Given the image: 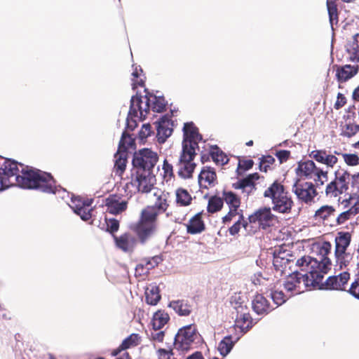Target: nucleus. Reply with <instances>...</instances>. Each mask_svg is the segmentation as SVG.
Returning a JSON list of instances; mask_svg holds the SVG:
<instances>
[{"mask_svg": "<svg viewBox=\"0 0 359 359\" xmlns=\"http://www.w3.org/2000/svg\"><path fill=\"white\" fill-rule=\"evenodd\" d=\"M238 339L239 337H237L233 341L231 335L226 336L218 344L217 349L219 353L222 356L227 355Z\"/></svg>", "mask_w": 359, "mask_h": 359, "instance_id": "2f4dec72", "label": "nucleus"}, {"mask_svg": "<svg viewBox=\"0 0 359 359\" xmlns=\"http://www.w3.org/2000/svg\"><path fill=\"white\" fill-rule=\"evenodd\" d=\"M134 116H129L128 115L126 119V129L133 130L137 126V121L133 119Z\"/></svg>", "mask_w": 359, "mask_h": 359, "instance_id": "0e129e2a", "label": "nucleus"}, {"mask_svg": "<svg viewBox=\"0 0 359 359\" xmlns=\"http://www.w3.org/2000/svg\"><path fill=\"white\" fill-rule=\"evenodd\" d=\"M192 198L184 189L180 188L176 191V202L182 206H187L191 203Z\"/></svg>", "mask_w": 359, "mask_h": 359, "instance_id": "c9c22d12", "label": "nucleus"}, {"mask_svg": "<svg viewBox=\"0 0 359 359\" xmlns=\"http://www.w3.org/2000/svg\"><path fill=\"white\" fill-rule=\"evenodd\" d=\"M210 155L217 164L225 165L229 162L227 156L216 145L212 147Z\"/></svg>", "mask_w": 359, "mask_h": 359, "instance_id": "f704fd0d", "label": "nucleus"}, {"mask_svg": "<svg viewBox=\"0 0 359 359\" xmlns=\"http://www.w3.org/2000/svg\"><path fill=\"white\" fill-rule=\"evenodd\" d=\"M156 353L158 359H170L173 355L172 350H166L165 348H158Z\"/></svg>", "mask_w": 359, "mask_h": 359, "instance_id": "13d9d810", "label": "nucleus"}, {"mask_svg": "<svg viewBox=\"0 0 359 359\" xmlns=\"http://www.w3.org/2000/svg\"><path fill=\"white\" fill-rule=\"evenodd\" d=\"M151 134V126L149 123L143 124L139 132V138L143 142Z\"/></svg>", "mask_w": 359, "mask_h": 359, "instance_id": "3c124183", "label": "nucleus"}, {"mask_svg": "<svg viewBox=\"0 0 359 359\" xmlns=\"http://www.w3.org/2000/svg\"><path fill=\"white\" fill-rule=\"evenodd\" d=\"M252 307L257 315H266L273 309L266 297L260 294L255 296L252 301Z\"/></svg>", "mask_w": 359, "mask_h": 359, "instance_id": "6ab92c4d", "label": "nucleus"}, {"mask_svg": "<svg viewBox=\"0 0 359 359\" xmlns=\"http://www.w3.org/2000/svg\"><path fill=\"white\" fill-rule=\"evenodd\" d=\"M158 161V155L149 149H142L135 152L132 161L133 170L153 171Z\"/></svg>", "mask_w": 359, "mask_h": 359, "instance_id": "1a4fd4ad", "label": "nucleus"}, {"mask_svg": "<svg viewBox=\"0 0 359 359\" xmlns=\"http://www.w3.org/2000/svg\"><path fill=\"white\" fill-rule=\"evenodd\" d=\"M126 154L124 152L118 151L115 155V168L116 169V174L121 175L124 172L126 166Z\"/></svg>", "mask_w": 359, "mask_h": 359, "instance_id": "4c0bfd02", "label": "nucleus"}, {"mask_svg": "<svg viewBox=\"0 0 359 359\" xmlns=\"http://www.w3.org/2000/svg\"><path fill=\"white\" fill-rule=\"evenodd\" d=\"M148 336L150 339L157 342H162L164 339L165 332L161 330H153Z\"/></svg>", "mask_w": 359, "mask_h": 359, "instance_id": "864d4df0", "label": "nucleus"}, {"mask_svg": "<svg viewBox=\"0 0 359 359\" xmlns=\"http://www.w3.org/2000/svg\"><path fill=\"white\" fill-rule=\"evenodd\" d=\"M135 174V178L133 184L137 187L139 191L148 193L151 191L155 182V175L153 171L133 170V175Z\"/></svg>", "mask_w": 359, "mask_h": 359, "instance_id": "9b49d317", "label": "nucleus"}, {"mask_svg": "<svg viewBox=\"0 0 359 359\" xmlns=\"http://www.w3.org/2000/svg\"><path fill=\"white\" fill-rule=\"evenodd\" d=\"M92 203L93 199L82 200L81 198L72 197L69 207L80 216L82 220L88 221L92 217L93 209L90 208Z\"/></svg>", "mask_w": 359, "mask_h": 359, "instance_id": "2eb2a0df", "label": "nucleus"}, {"mask_svg": "<svg viewBox=\"0 0 359 359\" xmlns=\"http://www.w3.org/2000/svg\"><path fill=\"white\" fill-rule=\"evenodd\" d=\"M168 206L165 195H161L156 200L153 207L159 212H165Z\"/></svg>", "mask_w": 359, "mask_h": 359, "instance_id": "09e8293b", "label": "nucleus"}, {"mask_svg": "<svg viewBox=\"0 0 359 359\" xmlns=\"http://www.w3.org/2000/svg\"><path fill=\"white\" fill-rule=\"evenodd\" d=\"M117 247L124 252H130L133 250L135 240L128 233H125L120 237H114Z\"/></svg>", "mask_w": 359, "mask_h": 359, "instance_id": "c85d7f7f", "label": "nucleus"}, {"mask_svg": "<svg viewBox=\"0 0 359 359\" xmlns=\"http://www.w3.org/2000/svg\"><path fill=\"white\" fill-rule=\"evenodd\" d=\"M253 161L252 160H245L242 162H239L238 163V168H242L244 170H248L250 169L253 165Z\"/></svg>", "mask_w": 359, "mask_h": 359, "instance_id": "774afa93", "label": "nucleus"}, {"mask_svg": "<svg viewBox=\"0 0 359 359\" xmlns=\"http://www.w3.org/2000/svg\"><path fill=\"white\" fill-rule=\"evenodd\" d=\"M243 218V215H241L239 216V219L237 222H236L233 225H232L229 229V233L231 235V236H234L236 234H237L241 228V226H243V224L245 223H241V219Z\"/></svg>", "mask_w": 359, "mask_h": 359, "instance_id": "6e6d98bb", "label": "nucleus"}, {"mask_svg": "<svg viewBox=\"0 0 359 359\" xmlns=\"http://www.w3.org/2000/svg\"><path fill=\"white\" fill-rule=\"evenodd\" d=\"M349 278V273L345 271L338 276H330L325 282H323V278L322 284L319 286L313 287V288L344 290L345 285L347 284Z\"/></svg>", "mask_w": 359, "mask_h": 359, "instance_id": "4468645a", "label": "nucleus"}, {"mask_svg": "<svg viewBox=\"0 0 359 359\" xmlns=\"http://www.w3.org/2000/svg\"><path fill=\"white\" fill-rule=\"evenodd\" d=\"M346 102V99L344 95L340 93L337 95V99L334 104V108L339 109L341 108Z\"/></svg>", "mask_w": 359, "mask_h": 359, "instance_id": "e2e57ef3", "label": "nucleus"}, {"mask_svg": "<svg viewBox=\"0 0 359 359\" xmlns=\"http://www.w3.org/2000/svg\"><path fill=\"white\" fill-rule=\"evenodd\" d=\"M146 302L150 305H156L161 299L158 287L150 285L145 291Z\"/></svg>", "mask_w": 359, "mask_h": 359, "instance_id": "473e14b6", "label": "nucleus"}, {"mask_svg": "<svg viewBox=\"0 0 359 359\" xmlns=\"http://www.w3.org/2000/svg\"><path fill=\"white\" fill-rule=\"evenodd\" d=\"M234 309L236 311L234 326L239 328L242 334H245L252 327V320L248 307L242 303H236Z\"/></svg>", "mask_w": 359, "mask_h": 359, "instance_id": "ddd939ff", "label": "nucleus"}, {"mask_svg": "<svg viewBox=\"0 0 359 359\" xmlns=\"http://www.w3.org/2000/svg\"><path fill=\"white\" fill-rule=\"evenodd\" d=\"M292 191L299 201L305 203L313 201L317 195L315 186L311 182L299 183L296 182L292 186Z\"/></svg>", "mask_w": 359, "mask_h": 359, "instance_id": "f8f14e48", "label": "nucleus"}, {"mask_svg": "<svg viewBox=\"0 0 359 359\" xmlns=\"http://www.w3.org/2000/svg\"><path fill=\"white\" fill-rule=\"evenodd\" d=\"M201 341V336L194 325H189L180 328L175 334L174 346L182 352L189 350L193 344L197 345Z\"/></svg>", "mask_w": 359, "mask_h": 359, "instance_id": "0eeeda50", "label": "nucleus"}, {"mask_svg": "<svg viewBox=\"0 0 359 359\" xmlns=\"http://www.w3.org/2000/svg\"><path fill=\"white\" fill-rule=\"evenodd\" d=\"M168 306L181 316H187L191 312V306L187 300H174L170 302Z\"/></svg>", "mask_w": 359, "mask_h": 359, "instance_id": "b1692460", "label": "nucleus"}, {"mask_svg": "<svg viewBox=\"0 0 359 359\" xmlns=\"http://www.w3.org/2000/svg\"><path fill=\"white\" fill-rule=\"evenodd\" d=\"M309 156L317 162L323 163L327 167H333L338 161L334 155L328 154L325 150H314Z\"/></svg>", "mask_w": 359, "mask_h": 359, "instance_id": "412c9836", "label": "nucleus"}, {"mask_svg": "<svg viewBox=\"0 0 359 359\" xmlns=\"http://www.w3.org/2000/svg\"><path fill=\"white\" fill-rule=\"evenodd\" d=\"M202 139V135L193 122L184 123L182 149L177 164L178 175L181 177L186 179L191 177L196 167L193 161L196 155V149H199L198 143Z\"/></svg>", "mask_w": 359, "mask_h": 359, "instance_id": "7ed1b4c3", "label": "nucleus"}, {"mask_svg": "<svg viewBox=\"0 0 359 359\" xmlns=\"http://www.w3.org/2000/svg\"><path fill=\"white\" fill-rule=\"evenodd\" d=\"M296 172L299 177L313 180L317 187L323 186L328 180L327 171L317 168L311 160L299 162Z\"/></svg>", "mask_w": 359, "mask_h": 359, "instance_id": "6e6552de", "label": "nucleus"}, {"mask_svg": "<svg viewBox=\"0 0 359 359\" xmlns=\"http://www.w3.org/2000/svg\"><path fill=\"white\" fill-rule=\"evenodd\" d=\"M150 99V109L153 111L161 113L163 111L167 104L165 98L161 95L147 94Z\"/></svg>", "mask_w": 359, "mask_h": 359, "instance_id": "7c9ffc66", "label": "nucleus"}, {"mask_svg": "<svg viewBox=\"0 0 359 359\" xmlns=\"http://www.w3.org/2000/svg\"><path fill=\"white\" fill-rule=\"evenodd\" d=\"M348 292L354 297L359 299V278L352 283Z\"/></svg>", "mask_w": 359, "mask_h": 359, "instance_id": "bf43d9fd", "label": "nucleus"}, {"mask_svg": "<svg viewBox=\"0 0 359 359\" xmlns=\"http://www.w3.org/2000/svg\"><path fill=\"white\" fill-rule=\"evenodd\" d=\"M3 176L4 177H0V191L13 185L9 182L8 177L6 176Z\"/></svg>", "mask_w": 359, "mask_h": 359, "instance_id": "338daca9", "label": "nucleus"}, {"mask_svg": "<svg viewBox=\"0 0 359 359\" xmlns=\"http://www.w3.org/2000/svg\"><path fill=\"white\" fill-rule=\"evenodd\" d=\"M276 216L271 213L270 208H262L249 216V222H245L243 227L248 233H255L257 229H266L273 225Z\"/></svg>", "mask_w": 359, "mask_h": 359, "instance_id": "423d86ee", "label": "nucleus"}, {"mask_svg": "<svg viewBox=\"0 0 359 359\" xmlns=\"http://www.w3.org/2000/svg\"><path fill=\"white\" fill-rule=\"evenodd\" d=\"M358 71L357 66L346 65L337 68L336 76L339 83H343L354 76Z\"/></svg>", "mask_w": 359, "mask_h": 359, "instance_id": "4be33fe9", "label": "nucleus"}, {"mask_svg": "<svg viewBox=\"0 0 359 359\" xmlns=\"http://www.w3.org/2000/svg\"><path fill=\"white\" fill-rule=\"evenodd\" d=\"M259 177L258 173L255 172L248 175L246 177L233 184V187L236 189H241L243 192L248 196L255 189V181Z\"/></svg>", "mask_w": 359, "mask_h": 359, "instance_id": "a211bd4d", "label": "nucleus"}, {"mask_svg": "<svg viewBox=\"0 0 359 359\" xmlns=\"http://www.w3.org/2000/svg\"><path fill=\"white\" fill-rule=\"evenodd\" d=\"M327 6L329 14L330 22L332 26L334 22L336 21V22H337L338 20L337 8L334 3L329 0L327 1Z\"/></svg>", "mask_w": 359, "mask_h": 359, "instance_id": "de8ad7c7", "label": "nucleus"}, {"mask_svg": "<svg viewBox=\"0 0 359 359\" xmlns=\"http://www.w3.org/2000/svg\"><path fill=\"white\" fill-rule=\"evenodd\" d=\"M342 156L344 161L348 165L354 166L359 163V158L356 154H343Z\"/></svg>", "mask_w": 359, "mask_h": 359, "instance_id": "603ef678", "label": "nucleus"}, {"mask_svg": "<svg viewBox=\"0 0 359 359\" xmlns=\"http://www.w3.org/2000/svg\"><path fill=\"white\" fill-rule=\"evenodd\" d=\"M134 140L126 132H123L121 140L118 144V151L126 153V150L133 147Z\"/></svg>", "mask_w": 359, "mask_h": 359, "instance_id": "37998d69", "label": "nucleus"}, {"mask_svg": "<svg viewBox=\"0 0 359 359\" xmlns=\"http://www.w3.org/2000/svg\"><path fill=\"white\" fill-rule=\"evenodd\" d=\"M341 192L339 185H337V180H333L329 183L325 189V194L327 196L336 197L339 194H343Z\"/></svg>", "mask_w": 359, "mask_h": 359, "instance_id": "49530a36", "label": "nucleus"}, {"mask_svg": "<svg viewBox=\"0 0 359 359\" xmlns=\"http://www.w3.org/2000/svg\"><path fill=\"white\" fill-rule=\"evenodd\" d=\"M290 152L287 150H280L277 151L276 156L280 161V163L285 162L290 157Z\"/></svg>", "mask_w": 359, "mask_h": 359, "instance_id": "680f3d73", "label": "nucleus"}, {"mask_svg": "<svg viewBox=\"0 0 359 359\" xmlns=\"http://www.w3.org/2000/svg\"><path fill=\"white\" fill-rule=\"evenodd\" d=\"M351 241V234L348 231H339L337 233L335 241L334 252L347 251Z\"/></svg>", "mask_w": 359, "mask_h": 359, "instance_id": "5701e85b", "label": "nucleus"}, {"mask_svg": "<svg viewBox=\"0 0 359 359\" xmlns=\"http://www.w3.org/2000/svg\"><path fill=\"white\" fill-rule=\"evenodd\" d=\"M355 215L353 213V211L350 208L348 210L341 212L337 217V224H342L347 220L350 219Z\"/></svg>", "mask_w": 359, "mask_h": 359, "instance_id": "8fccbe9b", "label": "nucleus"}, {"mask_svg": "<svg viewBox=\"0 0 359 359\" xmlns=\"http://www.w3.org/2000/svg\"><path fill=\"white\" fill-rule=\"evenodd\" d=\"M264 196L271 199L272 209L280 213L290 212L293 205V201L284 186L278 181L273 182L264 191Z\"/></svg>", "mask_w": 359, "mask_h": 359, "instance_id": "20e7f679", "label": "nucleus"}, {"mask_svg": "<svg viewBox=\"0 0 359 359\" xmlns=\"http://www.w3.org/2000/svg\"><path fill=\"white\" fill-rule=\"evenodd\" d=\"M158 215L155 207L148 206L142 211L140 220L133 226L141 243H144L154 233Z\"/></svg>", "mask_w": 359, "mask_h": 359, "instance_id": "39448f33", "label": "nucleus"}, {"mask_svg": "<svg viewBox=\"0 0 359 359\" xmlns=\"http://www.w3.org/2000/svg\"><path fill=\"white\" fill-rule=\"evenodd\" d=\"M223 197L225 202L229 205V208L237 210L240 205V199L232 191L223 192Z\"/></svg>", "mask_w": 359, "mask_h": 359, "instance_id": "ea45409f", "label": "nucleus"}, {"mask_svg": "<svg viewBox=\"0 0 359 359\" xmlns=\"http://www.w3.org/2000/svg\"><path fill=\"white\" fill-rule=\"evenodd\" d=\"M337 185H339L341 192H346L348 189V180L350 173L344 169L339 168L334 172Z\"/></svg>", "mask_w": 359, "mask_h": 359, "instance_id": "bb28decb", "label": "nucleus"}, {"mask_svg": "<svg viewBox=\"0 0 359 359\" xmlns=\"http://www.w3.org/2000/svg\"><path fill=\"white\" fill-rule=\"evenodd\" d=\"M359 130V125L348 122L342 126L341 135L347 137H351Z\"/></svg>", "mask_w": 359, "mask_h": 359, "instance_id": "c03bdc74", "label": "nucleus"}, {"mask_svg": "<svg viewBox=\"0 0 359 359\" xmlns=\"http://www.w3.org/2000/svg\"><path fill=\"white\" fill-rule=\"evenodd\" d=\"M269 290L270 291L269 296L276 306L282 305L290 297L285 294L283 291H278L273 288H269Z\"/></svg>", "mask_w": 359, "mask_h": 359, "instance_id": "58836bf2", "label": "nucleus"}, {"mask_svg": "<svg viewBox=\"0 0 359 359\" xmlns=\"http://www.w3.org/2000/svg\"><path fill=\"white\" fill-rule=\"evenodd\" d=\"M171 121L168 116H163L158 121L156 137L159 143H164L172 133Z\"/></svg>", "mask_w": 359, "mask_h": 359, "instance_id": "dca6fc26", "label": "nucleus"}, {"mask_svg": "<svg viewBox=\"0 0 359 359\" xmlns=\"http://www.w3.org/2000/svg\"><path fill=\"white\" fill-rule=\"evenodd\" d=\"M334 256L336 259V266L339 267V269L346 268L349 265L352 260V255L347 252H334Z\"/></svg>", "mask_w": 359, "mask_h": 359, "instance_id": "72a5a7b5", "label": "nucleus"}, {"mask_svg": "<svg viewBox=\"0 0 359 359\" xmlns=\"http://www.w3.org/2000/svg\"><path fill=\"white\" fill-rule=\"evenodd\" d=\"M139 335L137 334H132L126 337L120 346L112 351L113 355H117L121 351L135 346L139 343Z\"/></svg>", "mask_w": 359, "mask_h": 359, "instance_id": "cd10ccee", "label": "nucleus"}, {"mask_svg": "<svg viewBox=\"0 0 359 359\" xmlns=\"http://www.w3.org/2000/svg\"><path fill=\"white\" fill-rule=\"evenodd\" d=\"M251 281L256 286L264 287L267 291L271 286L269 278L264 277L261 272L255 273L251 277Z\"/></svg>", "mask_w": 359, "mask_h": 359, "instance_id": "79ce46f5", "label": "nucleus"}, {"mask_svg": "<svg viewBox=\"0 0 359 359\" xmlns=\"http://www.w3.org/2000/svg\"><path fill=\"white\" fill-rule=\"evenodd\" d=\"M144 101L142 100L141 96L137 95L132 96L130 99V106L128 111L129 116L140 117L144 118L149 111L150 110V99L148 95L144 97Z\"/></svg>", "mask_w": 359, "mask_h": 359, "instance_id": "9d476101", "label": "nucleus"}, {"mask_svg": "<svg viewBox=\"0 0 359 359\" xmlns=\"http://www.w3.org/2000/svg\"><path fill=\"white\" fill-rule=\"evenodd\" d=\"M170 319L169 315L163 311H156L152 318L151 325L153 330H161Z\"/></svg>", "mask_w": 359, "mask_h": 359, "instance_id": "c756f323", "label": "nucleus"}, {"mask_svg": "<svg viewBox=\"0 0 359 359\" xmlns=\"http://www.w3.org/2000/svg\"><path fill=\"white\" fill-rule=\"evenodd\" d=\"M205 229V224L201 219V213L196 214L189 221L187 224V232L191 234H196L202 232Z\"/></svg>", "mask_w": 359, "mask_h": 359, "instance_id": "a878e982", "label": "nucleus"}, {"mask_svg": "<svg viewBox=\"0 0 359 359\" xmlns=\"http://www.w3.org/2000/svg\"><path fill=\"white\" fill-rule=\"evenodd\" d=\"M128 202L122 200L121 197L117 195L109 196L106 199V206L107 211L112 215H117L127 208Z\"/></svg>", "mask_w": 359, "mask_h": 359, "instance_id": "f3484780", "label": "nucleus"}, {"mask_svg": "<svg viewBox=\"0 0 359 359\" xmlns=\"http://www.w3.org/2000/svg\"><path fill=\"white\" fill-rule=\"evenodd\" d=\"M223 198L217 196L210 197L207 207L208 211L214 213L220 210L223 206Z\"/></svg>", "mask_w": 359, "mask_h": 359, "instance_id": "a19ab883", "label": "nucleus"}, {"mask_svg": "<svg viewBox=\"0 0 359 359\" xmlns=\"http://www.w3.org/2000/svg\"><path fill=\"white\" fill-rule=\"evenodd\" d=\"M163 170L165 177H172L173 175L172 165L166 160L163 162Z\"/></svg>", "mask_w": 359, "mask_h": 359, "instance_id": "052dcab7", "label": "nucleus"}, {"mask_svg": "<svg viewBox=\"0 0 359 359\" xmlns=\"http://www.w3.org/2000/svg\"><path fill=\"white\" fill-rule=\"evenodd\" d=\"M335 209L332 205H323L316 211L314 217L316 219L325 220L332 215H334Z\"/></svg>", "mask_w": 359, "mask_h": 359, "instance_id": "e433bc0d", "label": "nucleus"}, {"mask_svg": "<svg viewBox=\"0 0 359 359\" xmlns=\"http://www.w3.org/2000/svg\"><path fill=\"white\" fill-rule=\"evenodd\" d=\"M229 212L226 215H225L222 219L223 222L226 224L229 222H231L233 217H235L237 215V210L232 209V208H229Z\"/></svg>", "mask_w": 359, "mask_h": 359, "instance_id": "69168bd1", "label": "nucleus"}, {"mask_svg": "<svg viewBox=\"0 0 359 359\" xmlns=\"http://www.w3.org/2000/svg\"><path fill=\"white\" fill-rule=\"evenodd\" d=\"M285 252L276 250L273 252V265L276 271L282 274L290 262V259L285 257Z\"/></svg>", "mask_w": 359, "mask_h": 359, "instance_id": "393cba45", "label": "nucleus"}, {"mask_svg": "<svg viewBox=\"0 0 359 359\" xmlns=\"http://www.w3.org/2000/svg\"><path fill=\"white\" fill-rule=\"evenodd\" d=\"M1 159L4 160V165L0 168V175L6 176L11 184L47 194H55L58 191L55 181L50 173L25 166L11 159Z\"/></svg>", "mask_w": 359, "mask_h": 359, "instance_id": "f03ea898", "label": "nucleus"}, {"mask_svg": "<svg viewBox=\"0 0 359 359\" xmlns=\"http://www.w3.org/2000/svg\"><path fill=\"white\" fill-rule=\"evenodd\" d=\"M274 161L275 159L271 156H263L261 158V162L259 165L260 170L266 172L267 167H269V165L273 164Z\"/></svg>", "mask_w": 359, "mask_h": 359, "instance_id": "5fc2aeb1", "label": "nucleus"}, {"mask_svg": "<svg viewBox=\"0 0 359 359\" xmlns=\"http://www.w3.org/2000/svg\"><path fill=\"white\" fill-rule=\"evenodd\" d=\"M331 249V243L325 241L319 248L317 257L303 256L297 260L296 265L299 271L292 273L284 283L285 290L291 293L290 297L302 292V283L306 287H313L322 284V279L331 268L332 263L327 257Z\"/></svg>", "mask_w": 359, "mask_h": 359, "instance_id": "f257e3e1", "label": "nucleus"}, {"mask_svg": "<svg viewBox=\"0 0 359 359\" xmlns=\"http://www.w3.org/2000/svg\"><path fill=\"white\" fill-rule=\"evenodd\" d=\"M350 54H352L354 59L359 61V34H356L353 36V41H351L347 47Z\"/></svg>", "mask_w": 359, "mask_h": 359, "instance_id": "a18cd8bd", "label": "nucleus"}, {"mask_svg": "<svg viewBox=\"0 0 359 359\" xmlns=\"http://www.w3.org/2000/svg\"><path fill=\"white\" fill-rule=\"evenodd\" d=\"M216 173L213 168H203L198 175V184L201 188L208 189L215 184Z\"/></svg>", "mask_w": 359, "mask_h": 359, "instance_id": "aec40b11", "label": "nucleus"}, {"mask_svg": "<svg viewBox=\"0 0 359 359\" xmlns=\"http://www.w3.org/2000/svg\"><path fill=\"white\" fill-rule=\"evenodd\" d=\"M107 231L113 233L118 231L119 227V222L115 219H109L107 221Z\"/></svg>", "mask_w": 359, "mask_h": 359, "instance_id": "4d7b16f0", "label": "nucleus"}]
</instances>
